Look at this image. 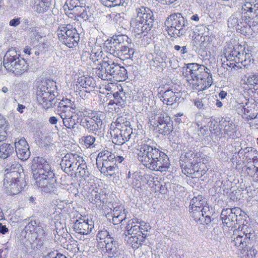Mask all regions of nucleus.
Listing matches in <instances>:
<instances>
[{
    "label": "nucleus",
    "mask_w": 258,
    "mask_h": 258,
    "mask_svg": "<svg viewBox=\"0 0 258 258\" xmlns=\"http://www.w3.org/2000/svg\"><path fill=\"white\" fill-rule=\"evenodd\" d=\"M138 159L145 166L150 170L166 171L170 166L168 156L157 148L153 140L145 138L138 144Z\"/></svg>",
    "instance_id": "1"
},
{
    "label": "nucleus",
    "mask_w": 258,
    "mask_h": 258,
    "mask_svg": "<svg viewBox=\"0 0 258 258\" xmlns=\"http://www.w3.org/2000/svg\"><path fill=\"white\" fill-rule=\"evenodd\" d=\"M255 2L253 0L243 1L238 11L228 19V27L244 32L247 27L250 28L258 25V3Z\"/></svg>",
    "instance_id": "2"
},
{
    "label": "nucleus",
    "mask_w": 258,
    "mask_h": 258,
    "mask_svg": "<svg viewBox=\"0 0 258 258\" xmlns=\"http://www.w3.org/2000/svg\"><path fill=\"white\" fill-rule=\"evenodd\" d=\"M80 124L89 133H92L100 137H103L105 133V124L102 120L100 112H93L86 108H81L77 112Z\"/></svg>",
    "instance_id": "3"
},
{
    "label": "nucleus",
    "mask_w": 258,
    "mask_h": 258,
    "mask_svg": "<svg viewBox=\"0 0 258 258\" xmlns=\"http://www.w3.org/2000/svg\"><path fill=\"white\" fill-rule=\"evenodd\" d=\"M132 40L127 35L113 36L107 43L106 47L108 53L121 59L133 57L135 50L131 47Z\"/></svg>",
    "instance_id": "4"
},
{
    "label": "nucleus",
    "mask_w": 258,
    "mask_h": 258,
    "mask_svg": "<svg viewBox=\"0 0 258 258\" xmlns=\"http://www.w3.org/2000/svg\"><path fill=\"white\" fill-rule=\"evenodd\" d=\"M225 60H222L223 67L228 70V68H247L251 60V55L249 53H244L241 45L228 47L225 48L224 53Z\"/></svg>",
    "instance_id": "5"
},
{
    "label": "nucleus",
    "mask_w": 258,
    "mask_h": 258,
    "mask_svg": "<svg viewBox=\"0 0 258 258\" xmlns=\"http://www.w3.org/2000/svg\"><path fill=\"white\" fill-rule=\"evenodd\" d=\"M151 229L149 223L144 221H140L137 218L129 220L125 227L124 233L126 235H132L133 241L136 242L132 244L133 248H138L141 245L144 239L149 234L148 232Z\"/></svg>",
    "instance_id": "6"
},
{
    "label": "nucleus",
    "mask_w": 258,
    "mask_h": 258,
    "mask_svg": "<svg viewBox=\"0 0 258 258\" xmlns=\"http://www.w3.org/2000/svg\"><path fill=\"white\" fill-rule=\"evenodd\" d=\"M26 223L24 229L26 232L25 237L32 244L35 245L36 248H40L43 244L45 236L44 224L36 221L32 217L26 219Z\"/></svg>",
    "instance_id": "7"
},
{
    "label": "nucleus",
    "mask_w": 258,
    "mask_h": 258,
    "mask_svg": "<svg viewBox=\"0 0 258 258\" xmlns=\"http://www.w3.org/2000/svg\"><path fill=\"white\" fill-rule=\"evenodd\" d=\"M79 110L76 106L74 99L63 98L57 106L56 113L62 118L63 125L68 128L72 129L76 125L73 118V114L77 115Z\"/></svg>",
    "instance_id": "8"
},
{
    "label": "nucleus",
    "mask_w": 258,
    "mask_h": 258,
    "mask_svg": "<svg viewBox=\"0 0 258 258\" xmlns=\"http://www.w3.org/2000/svg\"><path fill=\"white\" fill-rule=\"evenodd\" d=\"M56 93L55 82H42L37 87L36 98L44 108L48 109L55 104Z\"/></svg>",
    "instance_id": "9"
},
{
    "label": "nucleus",
    "mask_w": 258,
    "mask_h": 258,
    "mask_svg": "<svg viewBox=\"0 0 258 258\" xmlns=\"http://www.w3.org/2000/svg\"><path fill=\"white\" fill-rule=\"evenodd\" d=\"M168 27L169 35L180 37L185 34L188 29L189 23L180 13H174L169 16L165 22Z\"/></svg>",
    "instance_id": "10"
},
{
    "label": "nucleus",
    "mask_w": 258,
    "mask_h": 258,
    "mask_svg": "<svg viewBox=\"0 0 258 258\" xmlns=\"http://www.w3.org/2000/svg\"><path fill=\"white\" fill-rule=\"evenodd\" d=\"M59 41L70 48L78 45L80 40L79 34L71 24L60 25L57 31Z\"/></svg>",
    "instance_id": "11"
},
{
    "label": "nucleus",
    "mask_w": 258,
    "mask_h": 258,
    "mask_svg": "<svg viewBox=\"0 0 258 258\" xmlns=\"http://www.w3.org/2000/svg\"><path fill=\"white\" fill-rule=\"evenodd\" d=\"M231 244L235 246L240 254H243V258H255L257 251L253 247H250V237L247 234L242 233L241 234L234 237Z\"/></svg>",
    "instance_id": "12"
},
{
    "label": "nucleus",
    "mask_w": 258,
    "mask_h": 258,
    "mask_svg": "<svg viewBox=\"0 0 258 258\" xmlns=\"http://www.w3.org/2000/svg\"><path fill=\"white\" fill-rule=\"evenodd\" d=\"M32 184L41 192L50 193L54 192L57 188V183L55 174H49L34 178Z\"/></svg>",
    "instance_id": "13"
},
{
    "label": "nucleus",
    "mask_w": 258,
    "mask_h": 258,
    "mask_svg": "<svg viewBox=\"0 0 258 258\" xmlns=\"http://www.w3.org/2000/svg\"><path fill=\"white\" fill-rule=\"evenodd\" d=\"M31 170L33 173V179L43 176L54 174L48 162L43 157H35L31 165Z\"/></svg>",
    "instance_id": "14"
},
{
    "label": "nucleus",
    "mask_w": 258,
    "mask_h": 258,
    "mask_svg": "<svg viewBox=\"0 0 258 258\" xmlns=\"http://www.w3.org/2000/svg\"><path fill=\"white\" fill-rule=\"evenodd\" d=\"M151 123L155 127L158 128L157 132L160 134L167 135L172 131V124L170 122V118L167 115L163 114H158L150 117L149 119Z\"/></svg>",
    "instance_id": "15"
},
{
    "label": "nucleus",
    "mask_w": 258,
    "mask_h": 258,
    "mask_svg": "<svg viewBox=\"0 0 258 258\" xmlns=\"http://www.w3.org/2000/svg\"><path fill=\"white\" fill-rule=\"evenodd\" d=\"M80 161H82L81 156L76 153H69L62 158L60 165L64 172L72 175Z\"/></svg>",
    "instance_id": "16"
},
{
    "label": "nucleus",
    "mask_w": 258,
    "mask_h": 258,
    "mask_svg": "<svg viewBox=\"0 0 258 258\" xmlns=\"http://www.w3.org/2000/svg\"><path fill=\"white\" fill-rule=\"evenodd\" d=\"M209 206L206 199L202 196L194 197L190 201L189 212L192 218L198 217L200 214L204 212L205 214L209 212Z\"/></svg>",
    "instance_id": "17"
},
{
    "label": "nucleus",
    "mask_w": 258,
    "mask_h": 258,
    "mask_svg": "<svg viewBox=\"0 0 258 258\" xmlns=\"http://www.w3.org/2000/svg\"><path fill=\"white\" fill-rule=\"evenodd\" d=\"M186 72L187 75H189L191 80L207 77L208 74H211L210 70L204 66L199 64L188 63L186 68Z\"/></svg>",
    "instance_id": "18"
},
{
    "label": "nucleus",
    "mask_w": 258,
    "mask_h": 258,
    "mask_svg": "<svg viewBox=\"0 0 258 258\" xmlns=\"http://www.w3.org/2000/svg\"><path fill=\"white\" fill-rule=\"evenodd\" d=\"M98 157L102 158L101 163L111 166H117V163H121L125 159L123 156L115 155L107 150H102L98 153Z\"/></svg>",
    "instance_id": "19"
},
{
    "label": "nucleus",
    "mask_w": 258,
    "mask_h": 258,
    "mask_svg": "<svg viewBox=\"0 0 258 258\" xmlns=\"http://www.w3.org/2000/svg\"><path fill=\"white\" fill-rule=\"evenodd\" d=\"M240 212L237 208L223 210L220 216L222 223L228 227H232L237 221V214Z\"/></svg>",
    "instance_id": "20"
},
{
    "label": "nucleus",
    "mask_w": 258,
    "mask_h": 258,
    "mask_svg": "<svg viewBox=\"0 0 258 258\" xmlns=\"http://www.w3.org/2000/svg\"><path fill=\"white\" fill-rule=\"evenodd\" d=\"M136 16L138 21L147 23L148 26H153L154 17L153 13L148 7L141 6L136 9Z\"/></svg>",
    "instance_id": "21"
},
{
    "label": "nucleus",
    "mask_w": 258,
    "mask_h": 258,
    "mask_svg": "<svg viewBox=\"0 0 258 258\" xmlns=\"http://www.w3.org/2000/svg\"><path fill=\"white\" fill-rule=\"evenodd\" d=\"M105 244V251L104 256L108 258H123L119 249V245L115 238L107 239Z\"/></svg>",
    "instance_id": "22"
},
{
    "label": "nucleus",
    "mask_w": 258,
    "mask_h": 258,
    "mask_svg": "<svg viewBox=\"0 0 258 258\" xmlns=\"http://www.w3.org/2000/svg\"><path fill=\"white\" fill-rule=\"evenodd\" d=\"M93 227L94 224L92 221H86L81 218L76 220L73 225L76 233L81 235H87Z\"/></svg>",
    "instance_id": "23"
},
{
    "label": "nucleus",
    "mask_w": 258,
    "mask_h": 258,
    "mask_svg": "<svg viewBox=\"0 0 258 258\" xmlns=\"http://www.w3.org/2000/svg\"><path fill=\"white\" fill-rule=\"evenodd\" d=\"M15 150L18 157L21 160H27L31 154L29 146L25 139L21 138L15 143Z\"/></svg>",
    "instance_id": "24"
},
{
    "label": "nucleus",
    "mask_w": 258,
    "mask_h": 258,
    "mask_svg": "<svg viewBox=\"0 0 258 258\" xmlns=\"http://www.w3.org/2000/svg\"><path fill=\"white\" fill-rule=\"evenodd\" d=\"M20 55L15 49H10L4 57V66L9 71L12 72L18 62Z\"/></svg>",
    "instance_id": "25"
},
{
    "label": "nucleus",
    "mask_w": 258,
    "mask_h": 258,
    "mask_svg": "<svg viewBox=\"0 0 258 258\" xmlns=\"http://www.w3.org/2000/svg\"><path fill=\"white\" fill-rule=\"evenodd\" d=\"M212 74H208V76L205 78H198L191 80V83L192 89L198 91H203L210 87L213 84Z\"/></svg>",
    "instance_id": "26"
},
{
    "label": "nucleus",
    "mask_w": 258,
    "mask_h": 258,
    "mask_svg": "<svg viewBox=\"0 0 258 258\" xmlns=\"http://www.w3.org/2000/svg\"><path fill=\"white\" fill-rule=\"evenodd\" d=\"M239 153L243 156L244 162L248 164H254L258 166V152L252 147H246L239 150Z\"/></svg>",
    "instance_id": "27"
},
{
    "label": "nucleus",
    "mask_w": 258,
    "mask_h": 258,
    "mask_svg": "<svg viewBox=\"0 0 258 258\" xmlns=\"http://www.w3.org/2000/svg\"><path fill=\"white\" fill-rule=\"evenodd\" d=\"M221 128L230 138L235 139L236 136V126L231 119L228 117H223L219 121Z\"/></svg>",
    "instance_id": "28"
},
{
    "label": "nucleus",
    "mask_w": 258,
    "mask_h": 258,
    "mask_svg": "<svg viewBox=\"0 0 258 258\" xmlns=\"http://www.w3.org/2000/svg\"><path fill=\"white\" fill-rule=\"evenodd\" d=\"M109 60L104 61L101 63H96L92 68L97 76L103 80H111L109 72Z\"/></svg>",
    "instance_id": "29"
},
{
    "label": "nucleus",
    "mask_w": 258,
    "mask_h": 258,
    "mask_svg": "<svg viewBox=\"0 0 258 258\" xmlns=\"http://www.w3.org/2000/svg\"><path fill=\"white\" fill-rule=\"evenodd\" d=\"M238 108L241 111H238V113H243V118H245L248 120L254 119L258 117V103H253L246 108L244 106L240 104Z\"/></svg>",
    "instance_id": "30"
},
{
    "label": "nucleus",
    "mask_w": 258,
    "mask_h": 258,
    "mask_svg": "<svg viewBox=\"0 0 258 258\" xmlns=\"http://www.w3.org/2000/svg\"><path fill=\"white\" fill-rule=\"evenodd\" d=\"M113 208L112 222L114 225L119 224L126 218V214L124 207L121 204H112Z\"/></svg>",
    "instance_id": "31"
},
{
    "label": "nucleus",
    "mask_w": 258,
    "mask_h": 258,
    "mask_svg": "<svg viewBox=\"0 0 258 258\" xmlns=\"http://www.w3.org/2000/svg\"><path fill=\"white\" fill-rule=\"evenodd\" d=\"M131 25L136 34L143 35L144 36L147 35L153 26H148L147 23L138 21L135 18L131 21Z\"/></svg>",
    "instance_id": "32"
},
{
    "label": "nucleus",
    "mask_w": 258,
    "mask_h": 258,
    "mask_svg": "<svg viewBox=\"0 0 258 258\" xmlns=\"http://www.w3.org/2000/svg\"><path fill=\"white\" fill-rule=\"evenodd\" d=\"M180 97L179 92H173L172 90H167L163 93L161 100L164 104L172 105L179 101Z\"/></svg>",
    "instance_id": "33"
},
{
    "label": "nucleus",
    "mask_w": 258,
    "mask_h": 258,
    "mask_svg": "<svg viewBox=\"0 0 258 258\" xmlns=\"http://www.w3.org/2000/svg\"><path fill=\"white\" fill-rule=\"evenodd\" d=\"M182 172L187 176L191 178L198 177L202 174L199 170V164L197 163L189 162L184 166L182 164Z\"/></svg>",
    "instance_id": "34"
},
{
    "label": "nucleus",
    "mask_w": 258,
    "mask_h": 258,
    "mask_svg": "<svg viewBox=\"0 0 258 258\" xmlns=\"http://www.w3.org/2000/svg\"><path fill=\"white\" fill-rule=\"evenodd\" d=\"M102 55V51L100 49L96 50L95 48L93 49L90 53H85V54L82 56L81 58L83 60H84L85 56L89 57L90 59L89 63L93 67L95 66L96 63H101L105 61L101 59Z\"/></svg>",
    "instance_id": "35"
},
{
    "label": "nucleus",
    "mask_w": 258,
    "mask_h": 258,
    "mask_svg": "<svg viewBox=\"0 0 258 258\" xmlns=\"http://www.w3.org/2000/svg\"><path fill=\"white\" fill-rule=\"evenodd\" d=\"M71 9L75 15H79L84 20H92V13L89 7H75Z\"/></svg>",
    "instance_id": "36"
},
{
    "label": "nucleus",
    "mask_w": 258,
    "mask_h": 258,
    "mask_svg": "<svg viewBox=\"0 0 258 258\" xmlns=\"http://www.w3.org/2000/svg\"><path fill=\"white\" fill-rule=\"evenodd\" d=\"M49 0H35L32 8L38 14L44 13L50 8Z\"/></svg>",
    "instance_id": "37"
},
{
    "label": "nucleus",
    "mask_w": 258,
    "mask_h": 258,
    "mask_svg": "<svg viewBox=\"0 0 258 258\" xmlns=\"http://www.w3.org/2000/svg\"><path fill=\"white\" fill-rule=\"evenodd\" d=\"M97 160V167L100 171L101 173L106 175L112 176L118 172V166H111V165L103 164H99Z\"/></svg>",
    "instance_id": "38"
},
{
    "label": "nucleus",
    "mask_w": 258,
    "mask_h": 258,
    "mask_svg": "<svg viewBox=\"0 0 258 258\" xmlns=\"http://www.w3.org/2000/svg\"><path fill=\"white\" fill-rule=\"evenodd\" d=\"M28 66L29 65L25 59L20 56L12 72L16 76H20L28 70Z\"/></svg>",
    "instance_id": "39"
},
{
    "label": "nucleus",
    "mask_w": 258,
    "mask_h": 258,
    "mask_svg": "<svg viewBox=\"0 0 258 258\" xmlns=\"http://www.w3.org/2000/svg\"><path fill=\"white\" fill-rule=\"evenodd\" d=\"M75 172L76 175L80 177L86 178L89 177L90 175V173L83 158L82 161H80V163H78Z\"/></svg>",
    "instance_id": "40"
},
{
    "label": "nucleus",
    "mask_w": 258,
    "mask_h": 258,
    "mask_svg": "<svg viewBox=\"0 0 258 258\" xmlns=\"http://www.w3.org/2000/svg\"><path fill=\"white\" fill-rule=\"evenodd\" d=\"M116 237L115 233H109L106 229L99 230L96 235V240L99 243H107V239H113Z\"/></svg>",
    "instance_id": "41"
},
{
    "label": "nucleus",
    "mask_w": 258,
    "mask_h": 258,
    "mask_svg": "<svg viewBox=\"0 0 258 258\" xmlns=\"http://www.w3.org/2000/svg\"><path fill=\"white\" fill-rule=\"evenodd\" d=\"M20 176V172L19 171H11V169H6L4 182H5L6 184L12 181L19 182V178Z\"/></svg>",
    "instance_id": "42"
},
{
    "label": "nucleus",
    "mask_w": 258,
    "mask_h": 258,
    "mask_svg": "<svg viewBox=\"0 0 258 258\" xmlns=\"http://www.w3.org/2000/svg\"><path fill=\"white\" fill-rule=\"evenodd\" d=\"M14 151V147L10 144L3 143L0 146V158L6 159Z\"/></svg>",
    "instance_id": "43"
},
{
    "label": "nucleus",
    "mask_w": 258,
    "mask_h": 258,
    "mask_svg": "<svg viewBox=\"0 0 258 258\" xmlns=\"http://www.w3.org/2000/svg\"><path fill=\"white\" fill-rule=\"evenodd\" d=\"M110 135L112 142L118 145H121L124 144L123 138L121 135V131L118 129V127L110 128Z\"/></svg>",
    "instance_id": "44"
},
{
    "label": "nucleus",
    "mask_w": 258,
    "mask_h": 258,
    "mask_svg": "<svg viewBox=\"0 0 258 258\" xmlns=\"http://www.w3.org/2000/svg\"><path fill=\"white\" fill-rule=\"evenodd\" d=\"M4 185L6 188V192L9 195H14L20 192L21 188L18 186V181H12L6 184L4 182Z\"/></svg>",
    "instance_id": "45"
},
{
    "label": "nucleus",
    "mask_w": 258,
    "mask_h": 258,
    "mask_svg": "<svg viewBox=\"0 0 258 258\" xmlns=\"http://www.w3.org/2000/svg\"><path fill=\"white\" fill-rule=\"evenodd\" d=\"M8 126L7 120L0 114V142L4 141L7 139Z\"/></svg>",
    "instance_id": "46"
},
{
    "label": "nucleus",
    "mask_w": 258,
    "mask_h": 258,
    "mask_svg": "<svg viewBox=\"0 0 258 258\" xmlns=\"http://www.w3.org/2000/svg\"><path fill=\"white\" fill-rule=\"evenodd\" d=\"M244 83L247 85L249 88L258 89V75L253 74L247 77L244 80Z\"/></svg>",
    "instance_id": "47"
},
{
    "label": "nucleus",
    "mask_w": 258,
    "mask_h": 258,
    "mask_svg": "<svg viewBox=\"0 0 258 258\" xmlns=\"http://www.w3.org/2000/svg\"><path fill=\"white\" fill-rule=\"evenodd\" d=\"M113 98L116 105L121 107L124 106L126 99L124 92L121 91H117L113 94Z\"/></svg>",
    "instance_id": "48"
},
{
    "label": "nucleus",
    "mask_w": 258,
    "mask_h": 258,
    "mask_svg": "<svg viewBox=\"0 0 258 258\" xmlns=\"http://www.w3.org/2000/svg\"><path fill=\"white\" fill-rule=\"evenodd\" d=\"M211 212L210 210V208H209V212L204 214V212L201 213L200 214L199 216H198V217H194L192 218L194 219V220L197 222H199L201 224H208L211 222Z\"/></svg>",
    "instance_id": "49"
},
{
    "label": "nucleus",
    "mask_w": 258,
    "mask_h": 258,
    "mask_svg": "<svg viewBox=\"0 0 258 258\" xmlns=\"http://www.w3.org/2000/svg\"><path fill=\"white\" fill-rule=\"evenodd\" d=\"M126 124H124V127H122V128L120 129V131H121V135L122 136V138H123L124 143L129 141L133 134L132 128L127 126L128 124L127 122H126Z\"/></svg>",
    "instance_id": "50"
},
{
    "label": "nucleus",
    "mask_w": 258,
    "mask_h": 258,
    "mask_svg": "<svg viewBox=\"0 0 258 258\" xmlns=\"http://www.w3.org/2000/svg\"><path fill=\"white\" fill-rule=\"evenodd\" d=\"M82 142H84L85 146L87 148L95 147V142L96 138L91 135H87L84 136L82 139Z\"/></svg>",
    "instance_id": "51"
},
{
    "label": "nucleus",
    "mask_w": 258,
    "mask_h": 258,
    "mask_svg": "<svg viewBox=\"0 0 258 258\" xmlns=\"http://www.w3.org/2000/svg\"><path fill=\"white\" fill-rule=\"evenodd\" d=\"M166 59V56L165 53H160V55L156 56L150 61L151 66L156 67L160 63L165 62Z\"/></svg>",
    "instance_id": "52"
},
{
    "label": "nucleus",
    "mask_w": 258,
    "mask_h": 258,
    "mask_svg": "<svg viewBox=\"0 0 258 258\" xmlns=\"http://www.w3.org/2000/svg\"><path fill=\"white\" fill-rule=\"evenodd\" d=\"M92 78L83 76L78 78L77 83L83 88H87L88 87H90L92 85Z\"/></svg>",
    "instance_id": "53"
},
{
    "label": "nucleus",
    "mask_w": 258,
    "mask_h": 258,
    "mask_svg": "<svg viewBox=\"0 0 258 258\" xmlns=\"http://www.w3.org/2000/svg\"><path fill=\"white\" fill-rule=\"evenodd\" d=\"M121 66L117 63H115L114 62H112L111 60H109V67L108 68L110 70V72H109V75H110V78L113 77L114 79L116 75V74L119 71V70L120 69Z\"/></svg>",
    "instance_id": "54"
},
{
    "label": "nucleus",
    "mask_w": 258,
    "mask_h": 258,
    "mask_svg": "<svg viewBox=\"0 0 258 258\" xmlns=\"http://www.w3.org/2000/svg\"><path fill=\"white\" fill-rule=\"evenodd\" d=\"M257 170H258V166L257 165L256 166L253 163L250 164L247 163L245 171L249 176L252 177L253 179L254 178Z\"/></svg>",
    "instance_id": "55"
},
{
    "label": "nucleus",
    "mask_w": 258,
    "mask_h": 258,
    "mask_svg": "<svg viewBox=\"0 0 258 258\" xmlns=\"http://www.w3.org/2000/svg\"><path fill=\"white\" fill-rule=\"evenodd\" d=\"M127 78V71L125 68L121 67L114 78L117 81H123Z\"/></svg>",
    "instance_id": "56"
},
{
    "label": "nucleus",
    "mask_w": 258,
    "mask_h": 258,
    "mask_svg": "<svg viewBox=\"0 0 258 258\" xmlns=\"http://www.w3.org/2000/svg\"><path fill=\"white\" fill-rule=\"evenodd\" d=\"M104 3V5L107 7H116L122 5L123 0H101Z\"/></svg>",
    "instance_id": "57"
},
{
    "label": "nucleus",
    "mask_w": 258,
    "mask_h": 258,
    "mask_svg": "<svg viewBox=\"0 0 258 258\" xmlns=\"http://www.w3.org/2000/svg\"><path fill=\"white\" fill-rule=\"evenodd\" d=\"M125 123V119L124 118L121 116L119 117H118L115 122H114V125L111 124L110 128H114V127H118V129L120 130L122 128V127H124V126H122V124Z\"/></svg>",
    "instance_id": "58"
},
{
    "label": "nucleus",
    "mask_w": 258,
    "mask_h": 258,
    "mask_svg": "<svg viewBox=\"0 0 258 258\" xmlns=\"http://www.w3.org/2000/svg\"><path fill=\"white\" fill-rule=\"evenodd\" d=\"M6 169H11V171H20L22 169L21 165L16 162H12L10 165H7Z\"/></svg>",
    "instance_id": "59"
},
{
    "label": "nucleus",
    "mask_w": 258,
    "mask_h": 258,
    "mask_svg": "<svg viewBox=\"0 0 258 258\" xmlns=\"http://www.w3.org/2000/svg\"><path fill=\"white\" fill-rule=\"evenodd\" d=\"M45 258H67L63 254L58 253L57 251H52L49 252Z\"/></svg>",
    "instance_id": "60"
},
{
    "label": "nucleus",
    "mask_w": 258,
    "mask_h": 258,
    "mask_svg": "<svg viewBox=\"0 0 258 258\" xmlns=\"http://www.w3.org/2000/svg\"><path fill=\"white\" fill-rule=\"evenodd\" d=\"M174 49L175 50L179 51L180 54H184L188 52L187 48L186 46L181 47L179 45H175L174 46Z\"/></svg>",
    "instance_id": "61"
},
{
    "label": "nucleus",
    "mask_w": 258,
    "mask_h": 258,
    "mask_svg": "<svg viewBox=\"0 0 258 258\" xmlns=\"http://www.w3.org/2000/svg\"><path fill=\"white\" fill-rule=\"evenodd\" d=\"M20 18H14L12 19L10 22L9 25L12 27H16L20 24Z\"/></svg>",
    "instance_id": "62"
},
{
    "label": "nucleus",
    "mask_w": 258,
    "mask_h": 258,
    "mask_svg": "<svg viewBox=\"0 0 258 258\" xmlns=\"http://www.w3.org/2000/svg\"><path fill=\"white\" fill-rule=\"evenodd\" d=\"M75 3V0H72V1H71L70 3V6L67 5V7H68V9H69V11H71V12H70L71 14H74V13L73 12V10H72L71 8H73V7H80L79 6L77 5H74Z\"/></svg>",
    "instance_id": "63"
},
{
    "label": "nucleus",
    "mask_w": 258,
    "mask_h": 258,
    "mask_svg": "<svg viewBox=\"0 0 258 258\" xmlns=\"http://www.w3.org/2000/svg\"><path fill=\"white\" fill-rule=\"evenodd\" d=\"M92 196L94 197V198H95L94 201H95V202H97L98 201L101 200L100 194L96 191H94V192H92Z\"/></svg>",
    "instance_id": "64"
}]
</instances>
